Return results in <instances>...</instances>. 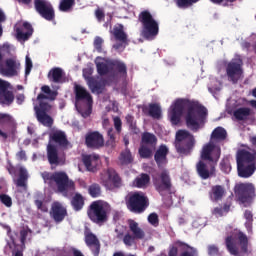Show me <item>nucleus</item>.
<instances>
[{"label": "nucleus", "mask_w": 256, "mask_h": 256, "mask_svg": "<svg viewBox=\"0 0 256 256\" xmlns=\"http://www.w3.org/2000/svg\"><path fill=\"white\" fill-rule=\"evenodd\" d=\"M186 110L185 121L186 126L197 133L207 121V115L209 114L206 107L195 100H189L185 98H178L170 107L169 117L172 125H179L181 123V117Z\"/></svg>", "instance_id": "f257e3e1"}, {"label": "nucleus", "mask_w": 256, "mask_h": 256, "mask_svg": "<svg viewBox=\"0 0 256 256\" xmlns=\"http://www.w3.org/2000/svg\"><path fill=\"white\" fill-rule=\"evenodd\" d=\"M41 92L42 93H39L36 98L38 106L34 107L36 119L39 123L44 125V127H53V118L49 116L53 106L49 103V101H55L58 93L57 91L51 90V87L47 85L41 87Z\"/></svg>", "instance_id": "f03ea898"}, {"label": "nucleus", "mask_w": 256, "mask_h": 256, "mask_svg": "<svg viewBox=\"0 0 256 256\" xmlns=\"http://www.w3.org/2000/svg\"><path fill=\"white\" fill-rule=\"evenodd\" d=\"M225 246L232 256H247L251 253L249 238L239 229H233L225 238Z\"/></svg>", "instance_id": "7ed1b4c3"}, {"label": "nucleus", "mask_w": 256, "mask_h": 256, "mask_svg": "<svg viewBox=\"0 0 256 256\" xmlns=\"http://www.w3.org/2000/svg\"><path fill=\"white\" fill-rule=\"evenodd\" d=\"M238 177L249 179L256 171V152L240 149L236 153Z\"/></svg>", "instance_id": "20e7f679"}, {"label": "nucleus", "mask_w": 256, "mask_h": 256, "mask_svg": "<svg viewBox=\"0 0 256 256\" xmlns=\"http://www.w3.org/2000/svg\"><path fill=\"white\" fill-rule=\"evenodd\" d=\"M127 225H128L129 231L132 234L129 232L124 234L123 231H120L119 229H115L116 239H122L126 247H133L136 241H142V239H145V230L139 227V224L137 223V221L133 219H128Z\"/></svg>", "instance_id": "39448f33"}, {"label": "nucleus", "mask_w": 256, "mask_h": 256, "mask_svg": "<svg viewBox=\"0 0 256 256\" xmlns=\"http://www.w3.org/2000/svg\"><path fill=\"white\" fill-rule=\"evenodd\" d=\"M110 207L108 203H104L101 200L93 201L88 209L87 216L92 223L96 225H103L109 221Z\"/></svg>", "instance_id": "423d86ee"}, {"label": "nucleus", "mask_w": 256, "mask_h": 256, "mask_svg": "<svg viewBox=\"0 0 256 256\" xmlns=\"http://www.w3.org/2000/svg\"><path fill=\"white\" fill-rule=\"evenodd\" d=\"M128 211L141 215L149 207V198L142 191L129 193L125 198Z\"/></svg>", "instance_id": "0eeeda50"}, {"label": "nucleus", "mask_w": 256, "mask_h": 256, "mask_svg": "<svg viewBox=\"0 0 256 256\" xmlns=\"http://www.w3.org/2000/svg\"><path fill=\"white\" fill-rule=\"evenodd\" d=\"M175 147L179 155L187 157L195 147V136L187 130H178L176 133Z\"/></svg>", "instance_id": "6e6552de"}, {"label": "nucleus", "mask_w": 256, "mask_h": 256, "mask_svg": "<svg viewBox=\"0 0 256 256\" xmlns=\"http://www.w3.org/2000/svg\"><path fill=\"white\" fill-rule=\"evenodd\" d=\"M138 21L142 25V34L144 37H157V35H159V22L155 20L149 10L140 12Z\"/></svg>", "instance_id": "1a4fd4ad"}, {"label": "nucleus", "mask_w": 256, "mask_h": 256, "mask_svg": "<svg viewBox=\"0 0 256 256\" xmlns=\"http://www.w3.org/2000/svg\"><path fill=\"white\" fill-rule=\"evenodd\" d=\"M41 177L44 183H56L59 193H66L69 187L73 185V182L69 180V176L64 171L54 173L44 171L41 173Z\"/></svg>", "instance_id": "9d476101"}, {"label": "nucleus", "mask_w": 256, "mask_h": 256, "mask_svg": "<svg viewBox=\"0 0 256 256\" xmlns=\"http://www.w3.org/2000/svg\"><path fill=\"white\" fill-rule=\"evenodd\" d=\"M235 194L239 205L251 207L256 197V188L253 183H240L235 187Z\"/></svg>", "instance_id": "9b49d317"}, {"label": "nucleus", "mask_w": 256, "mask_h": 256, "mask_svg": "<svg viewBox=\"0 0 256 256\" xmlns=\"http://www.w3.org/2000/svg\"><path fill=\"white\" fill-rule=\"evenodd\" d=\"M153 185L161 197L169 195V193H171V189H173V183L171 182V175L169 174V171L164 169L153 176Z\"/></svg>", "instance_id": "f8f14e48"}, {"label": "nucleus", "mask_w": 256, "mask_h": 256, "mask_svg": "<svg viewBox=\"0 0 256 256\" xmlns=\"http://www.w3.org/2000/svg\"><path fill=\"white\" fill-rule=\"evenodd\" d=\"M100 183H102L103 187L108 191L121 189V187H123V179L114 168H108L100 174Z\"/></svg>", "instance_id": "ddd939ff"}, {"label": "nucleus", "mask_w": 256, "mask_h": 256, "mask_svg": "<svg viewBox=\"0 0 256 256\" xmlns=\"http://www.w3.org/2000/svg\"><path fill=\"white\" fill-rule=\"evenodd\" d=\"M155 149H157V136L149 132H144L142 134V142L138 150L141 159H151Z\"/></svg>", "instance_id": "4468645a"}, {"label": "nucleus", "mask_w": 256, "mask_h": 256, "mask_svg": "<svg viewBox=\"0 0 256 256\" xmlns=\"http://www.w3.org/2000/svg\"><path fill=\"white\" fill-rule=\"evenodd\" d=\"M200 157L202 161H207L211 165L217 166L219 159H221V147L215 145L213 141H209L202 147Z\"/></svg>", "instance_id": "2eb2a0df"}, {"label": "nucleus", "mask_w": 256, "mask_h": 256, "mask_svg": "<svg viewBox=\"0 0 256 256\" xmlns=\"http://www.w3.org/2000/svg\"><path fill=\"white\" fill-rule=\"evenodd\" d=\"M21 73V62L17 57L8 58L0 63V75L3 77H19Z\"/></svg>", "instance_id": "dca6fc26"}, {"label": "nucleus", "mask_w": 256, "mask_h": 256, "mask_svg": "<svg viewBox=\"0 0 256 256\" xmlns=\"http://www.w3.org/2000/svg\"><path fill=\"white\" fill-rule=\"evenodd\" d=\"M168 256H199V252L197 248L178 240L169 247Z\"/></svg>", "instance_id": "f3484780"}, {"label": "nucleus", "mask_w": 256, "mask_h": 256, "mask_svg": "<svg viewBox=\"0 0 256 256\" xmlns=\"http://www.w3.org/2000/svg\"><path fill=\"white\" fill-rule=\"evenodd\" d=\"M34 9L46 21H55V9L47 0H34Z\"/></svg>", "instance_id": "a211bd4d"}, {"label": "nucleus", "mask_w": 256, "mask_h": 256, "mask_svg": "<svg viewBox=\"0 0 256 256\" xmlns=\"http://www.w3.org/2000/svg\"><path fill=\"white\" fill-rule=\"evenodd\" d=\"M85 145L89 149H101L105 145V139L99 131L88 132L85 135Z\"/></svg>", "instance_id": "6ab92c4d"}, {"label": "nucleus", "mask_w": 256, "mask_h": 256, "mask_svg": "<svg viewBox=\"0 0 256 256\" xmlns=\"http://www.w3.org/2000/svg\"><path fill=\"white\" fill-rule=\"evenodd\" d=\"M215 166L214 164H210V162L205 163V160H200L196 164V172L198 177L202 178L204 181L210 179L215 175Z\"/></svg>", "instance_id": "aec40b11"}, {"label": "nucleus", "mask_w": 256, "mask_h": 256, "mask_svg": "<svg viewBox=\"0 0 256 256\" xmlns=\"http://www.w3.org/2000/svg\"><path fill=\"white\" fill-rule=\"evenodd\" d=\"M110 33L113 34V37L116 41H119V43L113 45L114 49L119 50L121 47H123V45H127V43H129V39L127 33H125L123 24L115 25Z\"/></svg>", "instance_id": "412c9836"}, {"label": "nucleus", "mask_w": 256, "mask_h": 256, "mask_svg": "<svg viewBox=\"0 0 256 256\" xmlns=\"http://www.w3.org/2000/svg\"><path fill=\"white\" fill-rule=\"evenodd\" d=\"M16 39L18 41H29L33 35V26L29 22L16 24L15 27Z\"/></svg>", "instance_id": "4be33fe9"}, {"label": "nucleus", "mask_w": 256, "mask_h": 256, "mask_svg": "<svg viewBox=\"0 0 256 256\" xmlns=\"http://www.w3.org/2000/svg\"><path fill=\"white\" fill-rule=\"evenodd\" d=\"M47 159L50 165H55V167H59V165H65V158L59 157V151L57 150L56 145H47Z\"/></svg>", "instance_id": "5701e85b"}, {"label": "nucleus", "mask_w": 256, "mask_h": 256, "mask_svg": "<svg viewBox=\"0 0 256 256\" xmlns=\"http://www.w3.org/2000/svg\"><path fill=\"white\" fill-rule=\"evenodd\" d=\"M85 243L94 256H99V253H101V242L95 234L92 232L87 233L85 235Z\"/></svg>", "instance_id": "b1692460"}, {"label": "nucleus", "mask_w": 256, "mask_h": 256, "mask_svg": "<svg viewBox=\"0 0 256 256\" xmlns=\"http://www.w3.org/2000/svg\"><path fill=\"white\" fill-rule=\"evenodd\" d=\"M226 73L228 79L232 81V83H237L239 79H241V64L239 62L232 61L227 65Z\"/></svg>", "instance_id": "393cba45"}, {"label": "nucleus", "mask_w": 256, "mask_h": 256, "mask_svg": "<svg viewBox=\"0 0 256 256\" xmlns=\"http://www.w3.org/2000/svg\"><path fill=\"white\" fill-rule=\"evenodd\" d=\"M50 215L55 223H61L67 215V209L59 202H54L51 207Z\"/></svg>", "instance_id": "a878e982"}, {"label": "nucleus", "mask_w": 256, "mask_h": 256, "mask_svg": "<svg viewBox=\"0 0 256 256\" xmlns=\"http://www.w3.org/2000/svg\"><path fill=\"white\" fill-rule=\"evenodd\" d=\"M74 93H75L76 101H86L88 105L93 104V97L91 96L89 91L85 89V87L81 85H75Z\"/></svg>", "instance_id": "bb28decb"}, {"label": "nucleus", "mask_w": 256, "mask_h": 256, "mask_svg": "<svg viewBox=\"0 0 256 256\" xmlns=\"http://www.w3.org/2000/svg\"><path fill=\"white\" fill-rule=\"evenodd\" d=\"M167 155H169V148L166 145H160L158 151L154 154V161H156L158 167L167 165Z\"/></svg>", "instance_id": "cd10ccee"}, {"label": "nucleus", "mask_w": 256, "mask_h": 256, "mask_svg": "<svg viewBox=\"0 0 256 256\" xmlns=\"http://www.w3.org/2000/svg\"><path fill=\"white\" fill-rule=\"evenodd\" d=\"M144 115L152 117V119H161L162 110L158 103H150L148 106L142 108Z\"/></svg>", "instance_id": "c85d7f7f"}, {"label": "nucleus", "mask_w": 256, "mask_h": 256, "mask_svg": "<svg viewBox=\"0 0 256 256\" xmlns=\"http://www.w3.org/2000/svg\"><path fill=\"white\" fill-rule=\"evenodd\" d=\"M109 65L116 75H119V77H122L123 79H127V64H125V62L121 60H112Z\"/></svg>", "instance_id": "c756f323"}, {"label": "nucleus", "mask_w": 256, "mask_h": 256, "mask_svg": "<svg viewBox=\"0 0 256 256\" xmlns=\"http://www.w3.org/2000/svg\"><path fill=\"white\" fill-rule=\"evenodd\" d=\"M82 162L87 171L95 173L97 171V165H99V155H84Z\"/></svg>", "instance_id": "7c9ffc66"}, {"label": "nucleus", "mask_w": 256, "mask_h": 256, "mask_svg": "<svg viewBox=\"0 0 256 256\" xmlns=\"http://www.w3.org/2000/svg\"><path fill=\"white\" fill-rule=\"evenodd\" d=\"M48 79L51 83H65V72L60 67H54L49 71Z\"/></svg>", "instance_id": "2f4dec72"}, {"label": "nucleus", "mask_w": 256, "mask_h": 256, "mask_svg": "<svg viewBox=\"0 0 256 256\" xmlns=\"http://www.w3.org/2000/svg\"><path fill=\"white\" fill-rule=\"evenodd\" d=\"M225 193V187L221 185H214L211 187V190L209 191L210 200L213 201V203L222 201Z\"/></svg>", "instance_id": "473e14b6"}, {"label": "nucleus", "mask_w": 256, "mask_h": 256, "mask_svg": "<svg viewBox=\"0 0 256 256\" xmlns=\"http://www.w3.org/2000/svg\"><path fill=\"white\" fill-rule=\"evenodd\" d=\"M225 139H227V130L221 126L216 127L210 136V141L214 144L221 143V141H225Z\"/></svg>", "instance_id": "72a5a7b5"}, {"label": "nucleus", "mask_w": 256, "mask_h": 256, "mask_svg": "<svg viewBox=\"0 0 256 256\" xmlns=\"http://www.w3.org/2000/svg\"><path fill=\"white\" fill-rule=\"evenodd\" d=\"M50 141H53V143H56V145H59V147H67V145H69V140H67V136L64 132L61 131L54 132L50 136Z\"/></svg>", "instance_id": "f704fd0d"}, {"label": "nucleus", "mask_w": 256, "mask_h": 256, "mask_svg": "<svg viewBox=\"0 0 256 256\" xmlns=\"http://www.w3.org/2000/svg\"><path fill=\"white\" fill-rule=\"evenodd\" d=\"M5 89L0 90V99L3 105H11L13 101H15V95L11 91H9V82L5 84Z\"/></svg>", "instance_id": "c9c22d12"}, {"label": "nucleus", "mask_w": 256, "mask_h": 256, "mask_svg": "<svg viewBox=\"0 0 256 256\" xmlns=\"http://www.w3.org/2000/svg\"><path fill=\"white\" fill-rule=\"evenodd\" d=\"M118 161L122 166L131 165V163H133V154H131L129 147H126L125 150L120 153Z\"/></svg>", "instance_id": "e433bc0d"}, {"label": "nucleus", "mask_w": 256, "mask_h": 256, "mask_svg": "<svg viewBox=\"0 0 256 256\" xmlns=\"http://www.w3.org/2000/svg\"><path fill=\"white\" fill-rule=\"evenodd\" d=\"M29 180V172H27V168L20 167L19 168V176L16 180V185L18 187H23L24 189H27V181Z\"/></svg>", "instance_id": "4c0bfd02"}, {"label": "nucleus", "mask_w": 256, "mask_h": 256, "mask_svg": "<svg viewBox=\"0 0 256 256\" xmlns=\"http://www.w3.org/2000/svg\"><path fill=\"white\" fill-rule=\"evenodd\" d=\"M74 211H81L85 207V198L80 193H76L71 199Z\"/></svg>", "instance_id": "58836bf2"}, {"label": "nucleus", "mask_w": 256, "mask_h": 256, "mask_svg": "<svg viewBox=\"0 0 256 256\" xmlns=\"http://www.w3.org/2000/svg\"><path fill=\"white\" fill-rule=\"evenodd\" d=\"M88 87L92 93H102L103 92V83L94 77L88 78Z\"/></svg>", "instance_id": "ea45409f"}, {"label": "nucleus", "mask_w": 256, "mask_h": 256, "mask_svg": "<svg viewBox=\"0 0 256 256\" xmlns=\"http://www.w3.org/2000/svg\"><path fill=\"white\" fill-rule=\"evenodd\" d=\"M249 115H251V108L242 107L234 111V117L238 121H245Z\"/></svg>", "instance_id": "a19ab883"}, {"label": "nucleus", "mask_w": 256, "mask_h": 256, "mask_svg": "<svg viewBox=\"0 0 256 256\" xmlns=\"http://www.w3.org/2000/svg\"><path fill=\"white\" fill-rule=\"evenodd\" d=\"M151 182V177L147 173H142L140 177H137L135 179V186L138 187V189H143V187H147L149 183Z\"/></svg>", "instance_id": "79ce46f5"}, {"label": "nucleus", "mask_w": 256, "mask_h": 256, "mask_svg": "<svg viewBox=\"0 0 256 256\" xmlns=\"http://www.w3.org/2000/svg\"><path fill=\"white\" fill-rule=\"evenodd\" d=\"M101 193H102L101 185H99L98 183H92L88 187V194L93 199H97V197H101Z\"/></svg>", "instance_id": "37998d69"}, {"label": "nucleus", "mask_w": 256, "mask_h": 256, "mask_svg": "<svg viewBox=\"0 0 256 256\" xmlns=\"http://www.w3.org/2000/svg\"><path fill=\"white\" fill-rule=\"evenodd\" d=\"M75 7V0H60L59 11L62 13H69Z\"/></svg>", "instance_id": "c03bdc74"}, {"label": "nucleus", "mask_w": 256, "mask_h": 256, "mask_svg": "<svg viewBox=\"0 0 256 256\" xmlns=\"http://www.w3.org/2000/svg\"><path fill=\"white\" fill-rule=\"evenodd\" d=\"M125 121L129 126L130 131H132V133H135V135H137V133H139V128H137V121L135 120V116L128 114L125 117Z\"/></svg>", "instance_id": "a18cd8bd"}, {"label": "nucleus", "mask_w": 256, "mask_h": 256, "mask_svg": "<svg viewBox=\"0 0 256 256\" xmlns=\"http://www.w3.org/2000/svg\"><path fill=\"white\" fill-rule=\"evenodd\" d=\"M231 211V203H225L223 207H216L213 210V215L217 217H223V215H227Z\"/></svg>", "instance_id": "49530a36"}, {"label": "nucleus", "mask_w": 256, "mask_h": 256, "mask_svg": "<svg viewBox=\"0 0 256 256\" xmlns=\"http://www.w3.org/2000/svg\"><path fill=\"white\" fill-rule=\"evenodd\" d=\"M201 0H176V5L179 9H189V7H193L195 3H199Z\"/></svg>", "instance_id": "de8ad7c7"}, {"label": "nucleus", "mask_w": 256, "mask_h": 256, "mask_svg": "<svg viewBox=\"0 0 256 256\" xmlns=\"http://www.w3.org/2000/svg\"><path fill=\"white\" fill-rule=\"evenodd\" d=\"M96 69L100 77H104V75H108L109 73V65H107L105 62H98L96 64Z\"/></svg>", "instance_id": "09e8293b"}, {"label": "nucleus", "mask_w": 256, "mask_h": 256, "mask_svg": "<svg viewBox=\"0 0 256 256\" xmlns=\"http://www.w3.org/2000/svg\"><path fill=\"white\" fill-rule=\"evenodd\" d=\"M107 136L109 137L108 141L106 142V145L108 147H115V143L117 141V138L115 137V130H113V127H110L107 131Z\"/></svg>", "instance_id": "8fccbe9b"}, {"label": "nucleus", "mask_w": 256, "mask_h": 256, "mask_svg": "<svg viewBox=\"0 0 256 256\" xmlns=\"http://www.w3.org/2000/svg\"><path fill=\"white\" fill-rule=\"evenodd\" d=\"M114 123V129H116V133L118 135H121V132L123 131V121H121V118L119 116H116L113 118Z\"/></svg>", "instance_id": "3c124183"}, {"label": "nucleus", "mask_w": 256, "mask_h": 256, "mask_svg": "<svg viewBox=\"0 0 256 256\" xmlns=\"http://www.w3.org/2000/svg\"><path fill=\"white\" fill-rule=\"evenodd\" d=\"M220 169L223 173H231V162L227 158H224L220 162Z\"/></svg>", "instance_id": "603ef678"}, {"label": "nucleus", "mask_w": 256, "mask_h": 256, "mask_svg": "<svg viewBox=\"0 0 256 256\" xmlns=\"http://www.w3.org/2000/svg\"><path fill=\"white\" fill-rule=\"evenodd\" d=\"M0 201L5 207L13 206V199L7 194H0Z\"/></svg>", "instance_id": "864d4df0"}, {"label": "nucleus", "mask_w": 256, "mask_h": 256, "mask_svg": "<svg viewBox=\"0 0 256 256\" xmlns=\"http://www.w3.org/2000/svg\"><path fill=\"white\" fill-rule=\"evenodd\" d=\"M148 222L150 225H153V227H159V215H157V213L149 214Z\"/></svg>", "instance_id": "5fc2aeb1"}, {"label": "nucleus", "mask_w": 256, "mask_h": 256, "mask_svg": "<svg viewBox=\"0 0 256 256\" xmlns=\"http://www.w3.org/2000/svg\"><path fill=\"white\" fill-rule=\"evenodd\" d=\"M244 218L246 219V223L245 226L247 227V229L251 228V225H253V213L249 210H246L244 212Z\"/></svg>", "instance_id": "6e6d98bb"}, {"label": "nucleus", "mask_w": 256, "mask_h": 256, "mask_svg": "<svg viewBox=\"0 0 256 256\" xmlns=\"http://www.w3.org/2000/svg\"><path fill=\"white\" fill-rule=\"evenodd\" d=\"M31 69H33V61H31V58H29V56H26L25 77L31 75Z\"/></svg>", "instance_id": "4d7b16f0"}, {"label": "nucleus", "mask_w": 256, "mask_h": 256, "mask_svg": "<svg viewBox=\"0 0 256 256\" xmlns=\"http://www.w3.org/2000/svg\"><path fill=\"white\" fill-rule=\"evenodd\" d=\"M94 47L98 53H101V51H103V38L99 36L95 37Z\"/></svg>", "instance_id": "13d9d810"}, {"label": "nucleus", "mask_w": 256, "mask_h": 256, "mask_svg": "<svg viewBox=\"0 0 256 256\" xmlns=\"http://www.w3.org/2000/svg\"><path fill=\"white\" fill-rule=\"evenodd\" d=\"M95 17L98 23L105 21V11L102 8H98L95 10Z\"/></svg>", "instance_id": "bf43d9fd"}, {"label": "nucleus", "mask_w": 256, "mask_h": 256, "mask_svg": "<svg viewBox=\"0 0 256 256\" xmlns=\"http://www.w3.org/2000/svg\"><path fill=\"white\" fill-rule=\"evenodd\" d=\"M0 123H13V116L10 114L0 113Z\"/></svg>", "instance_id": "052dcab7"}, {"label": "nucleus", "mask_w": 256, "mask_h": 256, "mask_svg": "<svg viewBox=\"0 0 256 256\" xmlns=\"http://www.w3.org/2000/svg\"><path fill=\"white\" fill-rule=\"evenodd\" d=\"M207 249H208V255L210 256L219 255V247L217 245L215 244L208 245Z\"/></svg>", "instance_id": "680f3d73"}, {"label": "nucleus", "mask_w": 256, "mask_h": 256, "mask_svg": "<svg viewBox=\"0 0 256 256\" xmlns=\"http://www.w3.org/2000/svg\"><path fill=\"white\" fill-rule=\"evenodd\" d=\"M35 205L39 211H42V213H47L49 211V208H47V205H45L42 200H35Z\"/></svg>", "instance_id": "e2e57ef3"}, {"label": "nucleus", "mask_w": 256, "mask_h": 256, "mask_svg": "<svg viewBox=\"0 0 256 256\" xmlns=\"http://www.w3.org/2000/svg\"><path fill=\"white\" fill-rule=\"evenodd\" d=\"M16 158L18 161H27V152H25L23 149H20V151L16 153Z\"/></svg>", "instance_id": "0e129e2a"}, {"label": "nucleus", "mask_w": 256, "mask_h": 256, "mask_svg": "<svg viewBox=\"0 0 256 256\" xmlns=\"http://www.w3.org/2000/svg\"><path fill=\"white\" fill-rule=\"evenodd\" d=\"M29 235V232L27 230L20 231V241L21 243H25L27 241V236Z\"/></svg>", "instance_id": "69168bd1"}, {"label": "nucleus", "mask_w": 256, "mask_h": 256, "mask_svg": "<svg viewBox=\"0 0 256 256\" xmlns=\"http://www.w3.org/2000/svg\"><path fill=\"white\" fill-rule=\"evenodd\" d=\"M6 169L9 173V175H15V173H17L15 166H13L12 164H9Z\"/></svg>", "instance_id": "338daca9"}, {"label": "nucleus", "mask_w": 256, "mask_h": 256, "mask_svg": "<svg viewBox=\"0 0 256 256\" xmlns=\"http://www.w3.org/2000/svg\"><path fill=\"white\" fill-rule=\"evenodd\" d=\"M82 117L84 119H87V117H89L91 115V105H89L88 109L87 110H84L82 113H81Z\"/></svg>", "instance_id": "774afa93"}]
</instances>
